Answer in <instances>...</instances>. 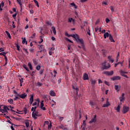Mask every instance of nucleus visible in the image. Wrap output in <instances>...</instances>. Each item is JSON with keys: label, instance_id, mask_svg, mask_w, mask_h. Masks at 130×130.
<instances>
[{"label": "nucleus", "instance_id": "a18cd8bd", "mask_svg": "<svg viewBox=\"0 0 130 130\" xmlns=\"http://www.w3.org/2000/svg\"><path fill=\"white\" fill-rule=\"evenodd\" d=\"M25 124L26 127H29V122H26L25 123Z\"/></svg>", "mask_w": 130, "mask_h": 130}, {"label": "nucleus", "instance_id": "473e14b6", "mask_svg": "<svg viewBox=\"0 0 130 130\" xmlns=\"http://www.w3.org/2000/svg\"><path fill=\"white\" fill-rule=\"evenodd\" d=\"M89 105H90V106H91V107H94V102H93L92 101H90L89 102Z\"/></svg>", "mask_w": 130, "mask_h": 130}, {"label": "nucleus", "instance_id": "4c0bfd02", "mask_svg": "<svg viewBox=\"0 0 130 130\" xmlns=\"http://www.w3.org/2000/svg\"><path fill=\"white\" fill-rule=\"evenodd\" d=\"M65 40L67 41H68L69 42H70L71 43H73V42L72 41H71V40H70V39L68 38H66Z\"/></svg>", "mask_w": 130, "mask_h": 130}, {"label": "nucleus", "instance_id": "e2e57ef3", "mask_svg": "<svg viewBox=\"0 0 130 130\" xmlns=\"http://www.w3.org/2000/svg\"><path fill=\"white\" fill-rule=\"evenodd\" d=\"M19 81L21 83H23V82H24V81L23 80V78H21L20 79H19Z\"/></svg>", "mask_w": 130, "mask_h": 130}, {"label": "nucleus", "instance_id": "a19ab883", "mask_svg": "<svg viewBox=\"0 0 130 130\" xmlns=\"http://www.w3.org/2000/svg\"><path fill=\"white\" fill-rule=\"evenodd\" d=\"M125 98H122V97H120V102H122V101H124V99Z\"/></svg>", "mask_w": 130, "mask_h": 130}, {"label": "nucleus", "instance_id": "f257e3e1", "mask_svg": "<svg viewBox=\"0 0 130 130\" xmlns=\"http://www.w3.org/2000/svg\"><path fill=\"white\" fill-rule=\"evenodd\" d=\"M73 38L76 40L77 42H79V43H80V44H81L83 47V49H84V50H86L85 49V47H84V41L83 40V39H80V37L77 34H74L73 36Z\"/></svg>", "mask_w": 130, "mask_h": 130}, {"label": "nucleus", "instance_id": "1a4fd4ad", "mask_svg": "<svg viewBox=\"0 0 130 130\" xmlns=\"http://www.w3.org/2000/svg\"><path fill=\"white\" fill-rule=\"evenodd\" d=\"M20 98H21L22 99H25L26 97H27V94L26 93H23L21 94H17Z\"/></svg>", "mask_w": 130, "mask_h": 130}, {"label": "nucleus", "instance_id": "7c9ffc66", "mask_svg": "<svg viewBox=\"0 0 130 130\" xmlns=\"http://www.w3.org/2000/svg\"><path fill=\"white\" fill-rule=\"evenodd\" d=\"M23 67L24 69H25L26 70V71H27V72H29V69H28V67H27V66L23 65Z\"/></svg>", "mask_w": 130, "mask_h": 130}, {"label": "nucleus", "instance_id": "a211bd4d", "mask_svg": "<svg viewBox=\"0 0 130 130\" xmlns=\"http://www.w3.org/2000/svg\"><path fill=\"white\" fill-rule=\"evenodd\" d=\"M109 39H110L111 42H115L114 40L113 39V38L112 37V36H111V35H110Z\"/></svg>", "mask_w": 130, "mask_h": 130}, {"label": "nucleus", "instance_id": "b1692460", "mask_svg": "<svg viewBox=\"0 0 130 130\" xmlns=\"http://www.w3.org/2000/svg\"><path fill=\"white\" fill-rule=\"evenodd\" d=\"M32 61L35 66H37L38 64V62H37V60L35 59H34L32 60Z\"/></svg>", "mask_w": 130, "mask_h": 130}, {"label": "nucleus", "instance_id": "de8ad7c7", "mask_svg": "<svg viewBox=\"0 0 130 130\" xmlns=\"http://www.w3.org/2000/svg\"><path fill=\"white\" fill-rule=\"evenodd\" d=\"M16 48L18 51H20V46H19V45H16Z\"/></svg>", "mask_w": 130, "mask_h": 130}, {"label": "nucleus", "instance_id": "f03ea898", "mask_svg": "<svg viewBox=\"0 0 130 130\" xmlns=\"http://www.w3.org/2000/svg\"><path fill=\"white\" fill-rule=\"evenodd\" d=\"M8 110H10L9 107L7 106H4L3 109L0 110V111H1L2 113H8Z\"/></svg>", "mask_w": 130, "mask_h": 130}, {"label": "nucleus", "instance_id": "5701e85b", "mask_svg": "<svg viewBox=\"0 0 130 130\" xmlns=\"http://www.w3.org/2000/svg\"><path fill=\"white\" fill-rule=\"evenodd\" d=\"M114 88L116 90H117V92L119 91V86L118 85H115Z\"/></svg>", "mask_w": 130, "mask_h": 130}, {"label": "nucleus", "instance_id": "f704fd0d", "mask_svg": "<svg viewBox=\"0 0 130 130\" xmlns=\"http://www.w3.org/2000/svg\"><path fill=\"white\" fill-rule=\"evenodd\" d=\"M36 70H37V71H40V69H41V67L39 65H38L36 68Z\"/></svg>", "mask_w": 130, "mask_h": 130}, {"label": "nucleus", "instance_id": "680f3d73", "mask_svg": "<svg viewBox=\"0 0 130 130\" xmlns=\"http://www.w3.org/2000/svg\"><path fill=\"white\" fill-rule=\"evenodd\" d=\"M13 92L14 94L17 95V96H18V94H19V93H18V92H17V91H16V90H13Z\"/></svg>", "mask_w": 130, "mask_h": 130}, {"label": "nucleus", "instance_id": "dca6fc26", "mask_svg": "<svg viewBox=\"0 0 130 130\" xmlns=\"http://www.w3.org/2000/svg\"><path fill=\"white\" fill-rule=\"evenodd\" d=\"M110 36V35H109V33L105 32L104 34V38H105V39H106V38H107V37H109Z\"/></svg>", "mask_w": 130, "mask_h": 130}, {"label": "nucleus", "instance_id": "c9c22d12", "mask_svg": "<svg viewBox=\"0 0 130 130\" xmlns=\"http://www.w3.org/2000/svg\"><path fill=\"white\" fill-rule=\"evenodd\" d=\"M8 102L10 103V104H13L14 100H13V99H10L8 100Z\"/></svg>", "mask_w": 130, "mask_h": 130}, {"label": "nucleus", "instance_id": "4be33fe9", "mask_svg": "<svg viewBox=\"0 0 130 130\" xmlns=\"http://www.w3.org/2000/svg\"><path fill=\"white\" fill-rule=\"evenodd\" d=\"M43 102H44V101H42L40 102V108H42V107H43L44 106V104L43 103Z\"/></svg>", "mask_w": 130, "mask_h": 130}, {"label": "nucleus", "instance_id": "4d7b16f0", "mask_svg": "<svg viewBox=\"0 0 130 130\" xmlns=\"http://www.w3.org/2000/svg\"><path fill=\"white\" fill-rule=\"evenodd\" d=\"M110 21V20H109V19L108 18L106 19V23H107V24H108V23H109Z\"/></svg>", "mask_w": 130, "mask_h": 130}, {"label": "nucleus", "instance_id": "8fccbe9b", "mask_svg": "<svg viewBox=\"0 0 130 130\" xmlns=\"http://www.w3.org/2000/svg\"><path fill=\"white\" fill-rule=\"evenodd\" d=\"M38 87H41V86H42V83H40V82H38Z\"/></svg>", "mask_w": 130, "mask_h": 130}, {"label": "nucleus", "instance_id": "a878e982", "mask_svg": "<svg viewBox=\"0 0 130 130\" xmlns=\"http://www.w3.org/2000/svg\"><path fill=\"white\" fill-rule=\"evenodd\" d=\"M25 44H27L28 43L26 41V39L24 38V39H22V44H25Z\"/></svg>", "mask_w": 130, "mask_h": 130}, {"label": "nucleus", "instance_id": "4468645a", "mask_svg": "<svg viewBox=\"0 0 130 130\" xmlns=\"http://www.w3.org/2000/svg\"><path fill=\"white\" fill-rule=\"evenodd\" d=\"M110 105V103L108 102V100H107L106 104L103 105V107H108Z\"/></svg>", "mask_w": 130, "mask_h": 130}, {"label": "nucleus", "instance_id": "5fc2aeb1", "mask_svg": "<svg viewBox=\"0 0 130 130\" xmlns=\"http://www.w3.org/2000/svg\"><path fill=\"white\" fill-rule=\"evenodd\" d=\"M52 53H53V51L50 50L49 51V55H52Z\"/></svg>", "mask_w": 130, "mask_h": 130}, {"label": "nucleus", "instance_id": "0e129e2a", "mask_svg": "<svg viewBox=\"0 0 130 130\" xmlns=\"http://www.w3.org/2000/svg\"><path fill=\"white\" fill-rule=\"evenodd\" d=\"M54 49H55L54 48L52 47V48H51L50 51H53L54 50Z\"/></svg>", "mask_w": 130, "mask_h": 130}, {"label": "nucleus", "instance_id": "774afa93", "mask_svg": "<svg viewBox=\"0 0 130 130\" xmlns=\"http://www.w3.org/2000/svg\"><path fill=\"white\" fill-rule=\"evenodd\" d=\"M128 66L129 68H130V58L128 59Z\"/></svg>", "mask_w": 130, "mask_h": 130}, {"label": "nucleus", "instance_id": "7ed1b4c3", "mask_svg": "<svg viewBox=\"0 0 130 130\" xmlns=\"http://www.w3.org/2000/svg\"><path fill=\"white\" fill-rule=\"evenodd\" d=\"M111 66L109 64H108V66H106V62L105 61L103 64H102V68L103 70H108L109 68H110Z\"/></svg>", "mask_w": 130, "mask_h": 130}, {"label": "nucleus", "instance_id": "0eeeda50", "mask_svg": "<svg viewBox=\"0 0 130 130\" xmlns=\"http://www.w3.org/2000/svg\"><path fill=\"white\" fill-rule=\"evenodd\" d=\"M128 110H129V108L128 107L125 106H123L122 113H126Z\"/></svg>", "mask_w": 130, "mask_h": 130}, {"label": "nucleus", "instance_id": "69168bd1", "mask_svg": "<svg viewBox=\"0 0 130 130\" xmlns=\"http://www.w3.org/2000/svg\"><path fill=\"white\" fill-rule=\"evenodd\" d=\"M59 128H61L62 129H63L64 127H63V126L61 125V126H59Z\"/></svg>", "mask_w": 130, "mask_h": 130}, {"label": "nucleus", "instance_id": "6e6d98bb", "mask_svg": "<svg viewBox=\"0 0 130 130\" xmlns=\"http://www.w3.org/2000/svg\"><path fill=\"white\" fill-rule=\"evenodd\" d=\"M87 1H88V0H80V3H86V2H87Z\"/></svg>", "mask_w": 130, "mask_h": 130}, {"label": "nucleus", "instance_id": "79ce46f5", "mask_svg": "<svg viewBox=\"0 0 130 130\" xmlns=\"http://www.w3.org/2000/svg\"><path fill=\"white\" fill-rule=\"evenodd\" d=\"M91 84L92 85H95L96 84V80H91Z\"/></svg>", "mask_w": 130, "mask_h": 130}, {"label": "nucleus", "instance_id": "6ab92c4d", "mask_svg": "<svg viewBox=\"0 0 130 130\" xmlns=\"http://www.w3.org/2000/svg\"><path fill=\"white\" fill-rule=\"evenodd\" d=\"M27 66L31 71L33 70V67H32V64H31V63L28 62Z\"/></svg>", "mask_w": 130, "mask_h": 130}, {"label": "nucleus", "instance_id": "2eb2a0df", "mask_svg": "<svg viewBox=\"0 0 130 130\" xmlns=\"http://www.w3.org/2000/svg\"><path fill=\"white\" fill-rule=\"evenodd\" d=\"M4 6H5V3H4V1H2L0 4V11L3 10V8H4Z\"/></svg>", "mask_w": 130, "mask_h": 130}, {"label": "nucleus", "instance_id": "09e8293b", "mask_svg": "<svg viewBox=\"0 0 130 130\" xmlns=\"http://www.w3.org/2000/svg\"><path fill=\"white\" fill-rule=\"evenodd\" d=\"M17 2L18 3V4H19L20 5V6H21V5H22V2L21 1V0H17Z\"/></svg>", "mask_w": 130, "mask_h": 130}, {"label": "nucleus", "instance_id": "39448f33", "mask_svg": "<svg viewBox=\"0 0 130 130\" xmlns=\"http://www.w3.org/2000/svg\"><path fill=\"white\" fill-rule=\"evenodd\" d=\"M119 73L120 74V75L122 76V77H124V78H126V79H128L127 75L124 74H128L127 72H124L122 70H120Z\"/></svg>", "mask_w": 130, "mask_h": 130}, {"label": "nucleus", "instance_id": "49530a36", "mask_svg": "<svg viewBox=\"0 0 130 130\" xmlns=\"http://www.w3.org/2000/svg\"><path fill=\"white\" fill-rule=\"evenodd\" d=\"M59 120L60 121H62V120H63V117H59Z\"/></svg>", "mask_w": 130, "mask_h": 130}, {"label": "nucleus", "instance_id": "864d4df0", "mask_svg": "<svg viewBox=\"0 0 130 130\" xmlns=\"http://www.w3.org/2000/svg\"><path fill=\"white\" fill-rule=\"evenodd\" d=\"M13 18H15V17H17V13H15V14L12 15Z\"/></svg>", "mask_w": 130, "mask_h": 130}, {"label": "nucleus", "instance_id": "c03bdc74", "mask_svg": "<svg viewBox=\"0 0 130 130\" xmlns=\"http://www.w3.org/2000/svg\"><path fill=\"white\" fill-rule=\"evenodd\" d=\"M105 84H106V85H107V86H110V83H109V82H107L106 81H105Z\"/></svg>", "mask_w": 130, "mask_h": 130}, {"label": "nucleus", "instance_id": "ddd939ff", "mask_svg": "<svg viewBox=\"0 0 130 130\" xmlns=\"http://www.w3.org/2000/svg\"><path fill=\"white\" fill-rule=\"evenodd\" d=\"M83 80L84 81H86V80H89V77L88 76V74H87V73H85L84 75H83Z\"/></svg>", "mask_w": 130, "mask_h": 130}, {"label": "nucleus", "instance_id": "9b49d317", "mask_svg": "<svg viewBox=\"0 0 130 130\" xmlns=\"http://www.w3.org/2000/svg\"><path fill=\"white\" fill-rule=\"evenodd\" d=\"M49 94L50 96H52V97H55V96H56V93H55L53 90H50L49 91Z\"/></svg>", "mask_w": 130, "mask_h": 130}, {"label": "nucleus", "instance_id": "393cba45", "mask_svg": "<svg viewBox=\"0 0 130 130\" xmlns=\"http://www.w3.org/2000/svg\"><path fill=\"white\" fill-rule=\"evenodd\" d=\"M72 88L74 90H76V94H77V95H78V90H79V88H78V87L75 88V86H72Z\"/></svg>", "mask_w": 130, "mask_h": 130}, {"label": "nucleus", "instance_id": "603ef678", "mask_svg": "<svg viewBox=\"0 0 130 130\" xmlns=\"http://www.w3.org/2000/svg\"><path fill=\"white\" fill-rule=\"evenodd\" d=\"M110 9H111V11L112 12H114V8H113V7L111 6V7H110Z\"/></svg>", "mask_w": 130, "mask_h": 130}, {"label": "nucleus", "instance_id": "37998d69", "mask_svg": "<svg viewBox=\"0 0 130 130\" xmlns=\"http://www.w3.org/2000/svg\"><path fill=\"white\" fill-rule=\"evenodd\" d=\"M35 36H36V34L34 33L32 34V36L30 37V38H31V39H33V38H34V37H35Z\"/></svg>", "mask_w": 130, "mask_h": 130}, {"label": "nucleus", "instance_id": "72a5a7b5", "mask_svg": "<svg viewBox=\"0 0 130 130\" xmlns=\"http://www.w3.org/2000/svg\"><path fill=\"white\" fill-rule=\"evenodd\" d=\"M34 2L35 3V4H36L37 7H38V8H39V4L38 1L36 0H35V1H34Z\"/></svg>", "mask_w": 130, "mask_h": 130}, {"label": "nucleus", "instance_id": "338daca9", "mask_svg": "<svg viewBox=\"0 0 130 130\" xmlns=\"http://www.w3.org/2000/svg\"><path fill=\"white\" fill-rule=\"evenodd\" d=\"M102 52H103V53L104 55L105 54V50H102Z\"/></svg>", "mask_w": 130, "mask_h": 130}, {"label": "nucleus", "instance_id": "423d86ee", "mask_svg": "<svg viewBox=\"0 0 130 130\" xmlns=\"http://www.w3.org/2000/svg\"><path fill=\"white\" fill-rule=\"evenodd\" d=\"M96 117H97V115H94L93 116V117L91 118L90 121H89V123L91 124V123H93V122L94 123L96 122L97 121Z\"/></svg>", "mask_w": 130, "mask_h": 130}, {"label": "nucleus", "instance_id": "6e6552de", "mask_svg": "<svg viewBox=\"0 0 130 130\" xmlns=\"http://www.w3.org/2000/svg\"><path fill=\"white\" fill-rule=\"evenodd\" d=\"M104 73L105 74V75H106V76H112V75H113V71H111L110 72L104 71Z\"/></svg>", "mask_w": 130, "mask_h": 130}, {"label": "nucleus", "instance_id": "052dcab7", "mask_svg": "<svg viewBox=\"0 0 130 130\" xmlns=\"http://www.w3.org/2000/svg\"><path fill=\"white\" fill-rule=\"evenodd\" d=\"M103 5H105V6H107V2H102Z\"/></svg>", "mask_w": 130, "mask_h": 130}, {"label": "nucleus", "instance_id": "f8f14e48", "mask_svg": "<svg viewBox=\"0 0 130 130\" xmlns=\"http://www.w3.org/2000/svg\"><path fill=\"white\" fill-rule=\"evenodd\" d=\"M34 101V95L33 94L30 95V98L29 99V104H32Z\"/></svg>", "mask_w": 130, "mask_h": 130}, {"label": "nucleus", "instance_id": "c756f323", "mask_svg": "<svg viewBox=\"0 0 130 130\" xmlns=\"http://www.w3.org/2000/svg\"><path fill=\"white\" fill-rule=\"evenodd\" d=\"M7 53H8V52H3L2 53H0V55H4V56H6V55H7Z\"/></svg>", "mask_w": 130, "mask_h": 130}, {"label": "nucleus", "instance_id": "c85d7f7f", "mask_svg": "<svg viewBox=\"0 0 130 130\" xmlns=\"http://www.w3.org/2000/svg\"><path fill=\"white\" fill-rule=\"evenodd\" d=\"M40 39L41 41L39 42V44H41V43H42V42H43V39H42V36L40 37Z\"/></svg>", "mask_w": 130, "mask_h": 130}, {"label": "nucleus", "instance_id": "bb28decb", "mask_svg": "<svg viewBox=\"0 0 130 130\" xmlns=\"http://www.w3.org/2000/svg\"><path fill=\"white\" fill-rule=\"evenodd\" d=\"M6 33L7 36H8L9 38L10 39H11V38H12V37H11V34H10L9 33V31H6Z\"/></svg>", "mask_w": 130, "mask_h": 130}, {"label": "nucleus", "instance_id": "f3484780", "mask_svg": "<svg viewBox=\"0 0 130 130\" xmlns=\"http://www.w3.org/2000/svg\"><path fill=\"white\" fill-rule=\"evenodd\" d=\"M52 30L54 33V35H56V30L55 29V27L54 26L52 27Z\"/></svg>", "mask_w": 130, "mask_h": 130}, {"label": "nucleus", "instance_id": "3c124183", "mask_svg": "<svg viewBox=\"0 0 130 130\" xmlns=\"http://www.w3.org/2000/svg\"><path fill=\"white\" fill-rule=\"evenodd\" d=\"M52 126V125H51V123L49 124V125H48V129H50V128H51V127Z\"/></svg>", "mask_w": 130, "mask_h": 130}, {"label": "nucleus", "instance_id": "20e7f679", "mask_svg": "<svg viewBox=\"0 0 130 130\" xmlns=\"http://www.w3.org/2000/svg\"><path fill=\"white\" fill-rule=\"evenodd\" d=\"M37 116H40V114L38 113V112H32V117L34 118V119H37Z\"/></svg>", "mask_w": 130, "mask_h": 130}, {"label": "nucleus", "instance_id": "e433bc0d", "mask_svg": "<svg viewBox=\"0 0 130 130\" xmlns=\"http://www.w3.org/2000/svg\"><path fill=\"white\" fill-rule=\"evenodd\" d=\"M23 50L25 51L26 54H27V55L28 54V50H27V49H25V48H23Z\"/></svg>", "mask_w": 130, "mask_h": 130}, {"label": "nucleus", "instance_id": "412c9836", "mask_svg": "<svg viewBox=\"0 0 130 130\" xmlns=\"http://www.w3.org/2000/svg\"><path fill=\"white\" fill-rule=\"evenodd\" d=\"M115 108L117 112H119V111H120V106H119V105H118L117 107H115Z\"/></svg>", "mask_w": 130, "mask_h": 130}, {"label": "nucleus", "instance_id": "bf43d9fd", "mask_svg": "<svg viewBox=\"0 0 130 130\" xmlns=\"http://www.w3.org/2000/svg\"><path fill=\"white\" fill-rule=\"evenodd\" d=\"M13 24H12V26L13 27V28L15 29V28H16V25H15V22L13 21L12 22Z\"/></svg>", "mask_w": 130, "mask_h": 130}, {"label": "nucleus", "instance_id": "aec40b11", "mask_svg": "<svg viewBox=\"0 0 130 130\" xmlns=\"http://www.w3.org/2000/svg\"><path fill=\"white\" fill-rule=\"evenodd\" d=\"M65 35L67 37H69V38L70 37H73V38H74V35H69V34L68 32H66Z\"/></svg>", "mask_w": 130, "mask_h": 130}, {"label": "nucleus", "instance_id": "2f4dec72", "mask_svg": "<svg viewBox=\"0 0 130 130\" xmlns=\"http://www.w3.org/2000/svg\"><path fill=\"white\" fill-rule=\"evenodd\" d=\"M36 108H37L36 107H32L31 111H33V112H36Z\"/></svg>", "mask_w": 130, "mask_h": 130}, {"label": "nucleus", "instance_id": "ea45409f", "mask_svg": "<svg viewBox=\"0 0 130 130\" xmlns=\"http://www.w3.org/2000/svg\"><path fill=\"white\" fill-rule=\"evenodd\" d=\"M23 111L24 112V114H27V108H23Z\"/></svg>", "mask_w": 130, "mask_h": 130}, {"label": "nucleus", "instance_id": "58836bf2", "mask_svg": "<svg viewBox=\"0 0 130 130\" xmlns=\"http://www.w3.org/2000/svg\"><path fill=\"white\" fill-rule=\"evenodd\" d=\"M14 96H15V98L14 99V100L16 101V100H17V99H20V98H19V97H18V96H19V95H15Z\"/></svg>", "mask_w": 130, "mask_h": 130}, {"label": "nucleus", "instance_id": "cd10ccee", "mask_svg": "<svg viewBox=\"0 0 130 130\" xmlns=\"http://www.w3.org/2000/svg\"><path fill=\"white\" fill-rule=\"evenodd\" d=\"M72 21H73V22L75 21V20H74V19H73V18H69L68 19L69 23H71Z\"/></svg>", "mask_w": 130, "mask_h": 130}, {"label": "nucleus", "instance_id": "9d476101", "mask_svg": "<svg viewBox=\"0 0 130 130\" xmlns=\"http://www.w3.org/2000/svg\"><path fill=\"white\" fill-rule=\"evenodd\" d=\"M120 79H121V78L120 76H114L111 78V80H112V81H117L120 80Z\"/></svg>", "mask_w": 130, "mask_h": 130}, {"label": "nucleus", "instance_id": "13d9d810", "mask_svg": "<svg viewBox=\"0 0 130 130\" xmlns=\"http://www.w3.org/2000/svg\"><path fill=\"white\" fill-rule=\"evenodd\" d=\"M118 64H121V66L122 67V64H123V61H119L118 62Z\"/></svg>", "mask_w": 130, "mask_h": 130}]
</instances>
